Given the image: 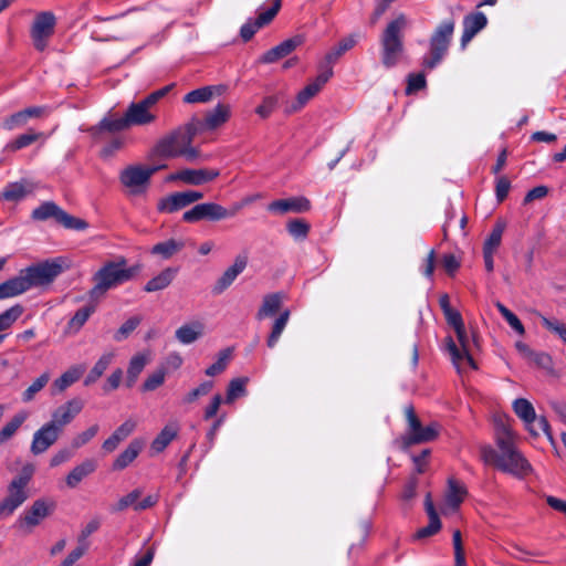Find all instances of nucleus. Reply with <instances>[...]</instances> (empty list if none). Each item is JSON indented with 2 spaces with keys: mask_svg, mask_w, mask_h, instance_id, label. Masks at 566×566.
Returning a JSON list of instances; mask_svg holds the SVG:
<instances>
[{
  "mask_svg": "<svg viewBox=\"0 0 566 566\" xmlns=\"http://www.w3.org/2000/svg\"><path fill=\"white\" fill-rule=\"evenodd\" d=\"M426 86V77L422 73H411L408 75V82H407V94H412L417 91H420Z\"/></svg>",
  "mask_w": 566,
  "mask_h": 566,
  "instance_id": "64",
  "label": "nucleus"
},
{
  "mask_svg": "<svg viewBox=\"0 0 566 566\" xmlns=\"http://www.w3.org/2000/svg\"><path fill=\"white\" fill-rule=\"evenodd\" d=\"M43 133H36L33 130H29L24 134L19 135L17 138L12 139L8 145L7 148L11 151H17L22 148H25L30 146L31 144L35 143L40 138H43Z\"/></svg>",
  "mask_w": 566,
  "mask_h": 566,
  "instance_id": "46",
  "label": "nucleus"
},
{
  "mask_svg": "<svg viewBox=\"0 0 566 566\" xmlns=\"http://www.w3.org/2000/svg\"><path fill=\"white\" fill-rule=\"evenodd\" d=\"M85 367L83 365H76L69 368L57 379L54 380L52 389L54 392H62L71 385L76 382L84 374Z\"/></svg>",
  "mask_w": 566,
  "mask_h": 566,
  "instance_id": "32",
  "label": "nucleus"
},
{
  "mask_svg": "<svg viewBox=\"0 0 566 566\" xmlns=\"http://www.w3.org/2000/svg\"><path fill=\"white\" fill-rule=\"evenodd\" d=\"M424 506H426V512L429 516V524L417 531V533L415 534V537L418 539L429 537V536L438 533L441 528V522H440V518L434 510L430 494H427V496H426Z\"/></svg>",
  "mask_w": 566,
  "mask_h": 566,
  "instance_id": "27",
  "label": "nucleus"
},
{
  "mask_svg": "<svg viewBox=\"0 0 566 566\" xmlns=\"http://www.w3.org/2000/svg\"><path fill=\"white\" fill-rule=\"evenodd\" d=\"M185 247V243L180 240L169 239L164 242H159L151 248V254L160 255L163 259H169Z\"/></svg>",
  "mask_w": 566,
  "mask_h": 566,
  "instance_id": "41",
  "label": "nucleus"
},
{
  "mask_svg": "<svg viewBox=\"0 0 566 566\" xmlns=\"http://www.w3.org/2000/svg\"><path fill=\"white\" fill-rule=\"evenodd\" d=\"M83 407L84 402L80 398H73L57 407L53 411L52 419L49 422L62 433L63 428L75 419Z\"/></svg>",
  "mask_w": 566,
  "mask_h": 566,
  "instance_id": "17",
  "label": "nucleus"
},
{
  "mask_svg": "<svg viewBox=\"0 0 566 566\" xmlns=\"http://www.w3.org/2000/svg\"><path fill=\"white\" fill-rule=\"evenodd\" d=\"M405 415L407 429L405 434L401 437V442L405 448L413 444L431 442L438 438L441 429L439 423L431 422L428 426H422L412 406L406 407Z\"/></svg>",
  "mask_w": 566,
  "mask_h": 566,
  "instance_id": "9",
  "label": "nucleus"
},
{
  "mask_svg": "<svg viewBox=\"0 0 566 566\" xmlns=\"http://www.w3.org/2000/svg\"><path fill=\"white\" fill-rule=\"evenodd\" d=\"M142 449L143 443L138 440H133L128 447L115 459L113 469L123 470L128 467L137 458Z\"/></svg>",
  "mask_w": 566,
  "mask_h": 566,
  "instance_id": "35",
  "label": "nucleus"
},
{
  "mask_svg": "<svg viewBox=\"0 0 566 566\" xmlns=\"http://www.w3.org/2000/svg\"><path fill=\"white\" fill-rule=\"evenodd\" d=\"M541 323L551 333L557 335L566 344V324L556 319L539 315Z\"/></svg>",
  "mask_w": 566,
  "mask_h": 566,
  "instance_id": "48",
  "label": "nucleus"
},
{
  "mask_svg": "<svg viewBox=\"0 0 566 566\" xmlns=\"http://www.w3.org/2000/svg\"><path fill=\"white\" fill-rule=\"evenodd\" d=\"M98 430H99L98 424H93L85 431L78 433L72 440V448L78 449V448L85 446L88 441H91L97 434Z\"/></svg>",
  "mask_w": 566,
  "mask_h": 566,
  "instance_id": "60",
  "label": "nucleus"
},
{
  "mask_svg": "<svg viewBox=\"0 0 566 566\" xmlns=\"http://www.w3.org/2000/svg\"><path fill=\"white\" fill-rule=\"evenodd\" d=\"M55 502L51 499H38L17 520V527L24 533H31L55 510Z\"/></svg>",
  "mask_w": 566,
  "mask_h": 566,
  "instance_id": "11",
  "label": "nucleus"
},
{
  "mask_svg": "<svg viewBox=\"0 0 566 566\" xmlns=\"http://www.w3.org/2000/svg\"><path fill=\"white\" fill-rule=\"evenodd\" d=\"M467 488L458 480L451 478L448 480V490L446 493V505L457 511L467 496Z\"/></svg>",
  "mask_w": 566,
  "mask_h": 566,
  "instance_id": "28",
  "label": "nucleus"
},
{
  "mask_svg": "<svg viewBox=\"0 0 566 566\" xmlns=\"http://www.w3.org/2000/svg\"><path fill=\"white\" fill-rule=\"evenodd\" d=\"M179 424L170 422L166 424L151 442V450L159 453L164 451L168 444L177 437Z\"/></svg>",
  "mask_w": 566,
  "mask_h": 566,
  "instance_id": "31",
  "label": "nucleus"
},
{
  "mask_svg": "<svg viewBox=\"0 0 566 566\" xmlns=\"http://www.w3.org/2000/svg\"><path fill=\"white\" fill-rule=\"evenodd\" d=\"M27 418L28 415L25 412H19L9 422H7L0 430V444H3L11 439Z\"/></svg>",
  "mask_w": 566,
  "mask_h": 566,
  "instance_id": "45",
  "label": "nucleus"
},
{
  "mask_svg": "<svg viewBox=\"0 0 566 566\" xmlns=\"http://www.w3.org/2000/svg\"><path fill=\"white\" fill-rule=\"evenodd\" d=\"M515 415L524 422L526 430L533 436L538 437L539 431L535 427L536 412L533 405L524 398H517L513 401Z\"/></svg>",
  "mask_w": 566,
  "mask_h": 566,
  "instance_id": "23",
  "label": "nucleus"
},
{
  "mask_svg": "<svg viewBox=\"0 0 566 566\" xmlns=\"http://www.w3.org/2000/svg\"><path fill=\"white\" fill-rule=\"evenodd\" d=\"M219 175L217 169H182L171 175L168 180H180L187 185L200 186L214 180Z\"/></svg>",
  "mask_w": 566,
  "mask_h": 566,
  "instance_id": "19",
  "label": "nucleus"
},
{
  "mask_svg": "<svg viewBox=\"0 0 566 566\" xmlns=\"http://www.w3.org/2000/svg\"><path fill=\"white\" fill-rule=\"evenodd\" d=\"M311 209V202L305 197H293L289 199H279L268 206V210L273 213L284 214L292 212H306Z\"/></svg>",
  "mask_w": 566,
  "mask_h": 566,
  "instance_id": "22",
  "label": "nucleus"
},
{
  "mask_svg": "<svg viewBox=\"0 0 566 566\" xmlns=\"http://www.w3.org/2000/svg\"><path fill=\"white\" fill-rule=\"evenodd\" d=\"M495 440L499 451L492 447H482L481 457L486 464L516 476H525L532 472V465L515 446V434L502 419L496 423Z\"/></svg>",
  "mask_w": 566,
  "mask_h": 566,
  "instance_id": "1",
  "label": "nucleus"
},
{
  "mask_svg": "<svg viewBox=\"0 0 566 566\" xmlns=\"http://www.w3.org/2000/svg\"><path fill=\"white\" fill-rule=\"evenodd\" d=\"M305 41V38L303 35H295L293 38H290L287 40H284L276 46L272 48L271 50L266 51L260 59V62L262 63H274L289 54H291L296 48L302 45Z\"/></svg>",
  "mask_w": 566,
  "mask_h": 566,
  "instance_id": "20",
  "label": "nucleus"
},
{
  "mask_svg": "<svg viewBox=\"0 0 566 566\" xmlns=\"http://www.w3.org/2000/svg\"><path fill=\"white\" fill-rule=\"evenodd\" d=\"M49 380V373H44L40 377H38L22 394L23 401L29 402L33 400L34 396L45 387Z\"/></svg>",
  "mask_w": 566,
  "mask_h": 566,
  "instance_id": "49",
  "label": "nucleus"
},
{
  "mask_svg": "<svg viewBox=\"0 0 566 566\" xmlns=\"http://www.w3.org/2000/svg\"><path fill=\"white\" fill-rule=\"evenodd\" d=\"M128 127H130V125L126 119V114H124V116L119 118H104L97 126L92 127L90 132L93 136H97L103 130L120 132Z\"/></svg>",
  "mask_w": 566,
  "mask_h": 566,
  "instance_id": "40",
  "label": "nucleus"
},
{
  "mask_svg": "<svg viewBox=\"0 0 566 566\" xmlns=\"http://www.w3.org/2000/svg\"><path fill=\"white\" fill-rule=\"evenodd\" d=\"M222 93V86H203L187 93L184 96V102L188 104L208 103L213 96L221 95Z\"/></svg>",
  "mask_w": 566,
  "mask_h": 566,
  "instance_id": "33",
  "label": "nucleus"
},
{
  "mask_svg": "<svg viewBox=\"0 0 566 566\" xmlns=\"http://www.w3.org/2000/svg\"><path fill=\"white\" fill-rule=\"evenodd\" d=\"M503 231L504 224L496 223L484 242L483 251L494 253L501 244Z\"/></svg>",
  "mask_w": 566,
  "mask_h": 566,
  "instance_id": "50",
  "label": "nucleus"
},
{
  "mask_svg": "<svg viewBox=\"0 0 566 566\" xmlns=\"http://www.w3.org/2000/svg\"><path fill=\"white\" fill-rule=\"evenodd\" d=\"M55 24V15L50 11H43L35 15L31 27V38L38 51H44L49 39L54 33Z\"/></svg>",
  "mask_w": 566,
  "mask_h": 566,
  "instance_id": "13",
  "label": "nucleus"
},
{
  "mask_svg": "<svg viewBox=\"0 0 566 566\" xmlns=\"http://www.w3.org/2000/svg\"><path fill=\"white\" fill-rule=\"evenodd\" d=\"M114 356L115 355L112 352L104 353L87 374L84 380V385L90 386L96 382L103 376L105 370L109 367L114 359Z\"/></svg>",
  "mask_w": 566,
  "mask_h": 566,
  "instance_id": "38",
  "label": "nucleus"
},
{
  "mask_svg": "<svg viewBox=\"0 0 566 566\" xmlns=\"http://www.w3.org/2000/svg\"><path fill=\"white\" fill-rule=\"evenodd\" d=\"M280 9H281V0H274L272 6L269 9H266L264 11L261 10L259 12L255 21L258 22V24L261 28H263V27L268 25L275 18V15L280 11Z\"/></svg>",
  "mask_w": 566,
  "mask_h": 566,
  "instance_id": "58",
  "label": "nucleus"
},
{
  "mask_svg": "<svg viewBox=\"0 0 566 566\" xmlns=\"http://www.w3.org/2000/svg\"><path fill=\"white\" fill-rule=\"evenodd\" d=\"M188 206L181 192H174L161 198L157 205V209L160 212L172 213Z\"/></svg>",
  "mask_w": 566,
  "mask_h": 566,
  "instance_id": "39",
  "label": "nucleus"
},
{
  "mask_svg": "<svg viewBox=\"0 0 566 566\" xmlns=\"http://www.w3.org/2000/svg\"><path fill=\"white\" fill-rule=\"evenodd\" d=\"M286 228L289 233L297 240H304L310 232V224L302 219L290 221Z\"/></svg>",
  "mask_w": 566,
  "mask_h": 566,
  "instance_id": "53",
  "label": "nucleus"
},
{
  "mask_svg": "<svg viewBox=\"0 0 566 566\" xmlns=\"http://www.w3.org/2000/svg\"><path fill=\"white\" fill-rule=\"evenodd\" d=\"M29 497L27 488L11 481L0 501V520L11 516Z\"/></svg>",
  "mask_w": 566,
  "mask_h": 566,
  "instance_id": "16",
  "label": "nucleus"
},
{
  "mask_svg": "<svg viewBox=\"0 0 566 566\" xmlns=\"http://www.w3.org/2000/svg\"><path fill=\"white\" fill-rule=\"evenodd\" d=\"M61 211L62 208H60L56 203H54L53 201H46L32 211V218L39 221H44L50 218H53L57 222V218Z\"/></svg>",
  "mask_w": 566,
  "mask_h": 566,
  "instance_id": "44",
  "label": "nucleus"
},
{
  "mask_svg": "<svg viewBox=\"0 0 566 566\" xmlns=\"http://www.w3.org/2000/svg\"><path fill=\"white\" fill-rule=\"evenodd\" d=\"M283 305V295L281 293L268 294L263 297L262 304L256 312V319L262 321L279 313Z\"/></svg>",
  "mask_w": 566,
  "mask_h": 566,
  "instance_id": "30",
  "label": "nucleus"
},
{
  "mask_svg": "<svg viewBox=\"0 0 566 566\" xmlns=\"http://www.w3.org/2000/svg\"><path fill=\"white\" fill-rule=\"evenodd\" d=\"M95 304H90L77 310L67 323V332L73 334L77 333L87 322L90 316L95 312Z\"/></svg>",
  "mask_w": 566,
  "mask_h": 566,
  "instance_id": "42",
  "label": "nucleus"
},
{
  "mask_svg": "<svg viewBox=\"0 0 566 566\" xmlns=\"http://www.w3.org/2000/svg\"><path fill=\"white\" fill-rule=\"evenodd\" d=\"M231 212L223 206L216 202L198 203L182 214L185 222L195 223L202 220L220 221L231 218Z\"/></svg>",
  "mask_w": 566,
  "mask_h": 566,
  "instance_id": "14",
  "label": "nucleus"
},
{
  "mask_svg": "<svg viewBox=\"0 0 566 566\" xmlns=\"http://www.w3.org/2000/svg\"><path fill=\"white\" fill-rule=\"evenodd\" d=\"M28 119L22 111H19L3 120V128L6 130H14L27 125Z\"/></svg>",
  "mask_w": 566,
  "mask_h": 566,
  "instance_id": "63",
  "label": "nucleus"
},
{
  "mask_svg": "<svg viewBox=\"0 0 566 566\" xmlns=\"http://www.w3.org/2000/svg\"><path fill=\"white\" fill-rule=\"evenodd\" d=\"M171 85L161 87L145 98L133 102L128 105L125 114L130 126H144L154 123L157 119L155 108L157 103L170 91Z\"/></svg>",
  "mask_w": 566,
  "mask_h": 566,
  "instance_id": "8",
  "label": "nucleus"
},
{
  "mask_svg": "<svg viewBox=\"0 0 566 566\" xmlns=\"http://www.w3.org/2000/svg\"><path fill=\"white\" fill-rule=\"evenodd\" d=\"M408 19L403 13L389 21L380 35L381 63L385 67L396 66L405 53L403 33Z\"/></svg>",
  "mask_w": 566,
  "mask_h": 566,
  "instance_id": "5",
  "label": "nucleus"
},
{
  "mask_svg": "<svg viewBox=\"0 0 566 566\" xmlns=\"http://www.w3.org/2000/svg\"><path fill=\"white\" fill-rule=\"evenodd\" d=\"M148 361H149V355L145 354V353L136 354L130 358L129 365L127 368V381H126L127 387L130 388L134 386L139 374L143 371V369L148 364Z\"/></svg>",
  "mask_w": 566,
  "mask_h": 566,
  "instance_id": "37",
  "label": "nucleus"
},
{
  "mask_svg": "<svg viewBox=\"0 0 566 566\" xmlns=\"http://www.w3.org/2000/svg\"><path fill=\"white\" fill-rule=\"evenodd\" d=\"M139 272L140 265L127 266V261L123 256L105 262L93 275L94 286L88 292L91 300L98 302L107 291L130 281Z\"/></svg>",
  "mask_w": 566,
  "mask_h": 566,
  "instance_id": "3",
  "label": "nucleus"
},
{
  "mask_svg": "<svg viewBox=\"0 0 566 566\" xmlns=\"http://www.w3.org/2000/svg\"><path fill=\"white\" fill-rule=\"evenodd\" d=\"M142 494L143 491L140 489L133 490L130 493L120 497L113 510L116 512L125 511L128 507H133L135 510V505L136 503H138V500L142 497Z\"/></svg>",
  "mask_w": 566,
  "mask_h": 566,
  "instance_id": "54",
  "label": "nucleus"
},
{
  "mask_svg": "<svg viewBox=\"0 0 566 566\" xmlns=\"http://www.w3.org/2000/svg\"><path fill=\"white\" fill-rule=\"evenodd\" d=\"M96 469V463L92 459L83 461L81 464L74 467L67 474L65 482L71 489L76 488L87 475L93 473Z\"/></svg>",
  "mask_w": 566,
  "mask_h": 566,
  "instance_id": "29",
  "label": "nucleus"
},
{
  "mask_svg": "<svg viewBox=\"0 0 566 566\" xmlns=\"http://www.w3.org/2000/svg\"><path fill=\"white\" fill-rule=\"evenodd\" d=\"M356 42L357 41L353 35L342 39L337 45L332 48L326 53L323 61L318 65V71L329 70V72H333V65L345 52L354 48Z\"/></svg>",
  "mask_w": 566,
  "mask_h": 566,
  "instance_id": "24",
  "label": "nucleus"
},
{
  "mask_svg": "<svg viewBox=\"0 0 566 566\" xmlns=\"http://www.w3.org/2000/svg\"><path fill=\"white\" fill-rule=\"evenodd\" d=\"M197 133L190 122L164 136L154 147L153 155L163 159L184 157L187 161H195L199 150L192 147Z\"/></svg>",
  "mask_w": 566,
  "mask_h": 566,
  "instance_id": "4",
  "label": "nucleus"
},
{
  "mask_svg": "<svg viewBox=\"0 0 566 566\" xmlns=\"http://www.w3.org/2000/svg\"><path fill=\"white\" fill-rule=\"evenodd\" d=\"M62 272L57 261H45L19 272V274L0 284V300L20 295L32 287L48 285Z\"/></svg>",
  "mask_w": 566,
  "mask_h": 566,
  "instance_id": "2",
  "label": "nucleus"
},
{
  "mask_svg": "<svg viewBox=\"0 0 566 566\" xmlns=\"http://www.w3.org/2000/svg\"><path fill=\"white\" fill-rule=\"evenodd\" d=\"M457 340L459 345L452 339V337H448L446 339L447 350L451 357V360L458 371H462L465 365H469L471 368L475 369V361L470 353L471 350V340L467 333L465 326L454 329Z\"/></svg>",
  "mask_w": 566,
  "mask_h": 566,
  "instance_id": "10",
  "label": "nucleus"
},
{
  "mask_svg": "<svg viewBox=\"0 0 566 566\" xmlns=\"http://www.w3.org/2000/svg\"><path fill=\"white\" fill-rule=\"evenodd\" d=\"M247 266V260L244 258H237L231 266H229L223 274L216 282L212 292L214 294H221L226 291L238 277L240 273Z\"/></svg>",
  "mask_w": 566,
  "mask_h": 566,
  "instance_id": "25",
  "label": "nucleus"
},
{
  "mask_svg": "<svg viewBox=\"0 0 566 566\" xmlns=\"http://www.w3.org/2000/svg\"><path fill=\"white\" fill-rule=\"evenodd\" d=\"M332 76L333 72H329V70L318 71L315 80L298 92L295 101L286 104L285 113L293 114L301 111L322 90Z\"/></svg>",
  "mask_w": 566,
  "mask_h": 566,
  "instance_id": "15",
  "label": "nucleus"
},
{
  "mask_svg": "<svg viewBox=\"0 0 566 566\" xmlns=\"http://www.w3.org/2000/svg\"><path fill=\"white\" fill-rule=\"evenodd\" d=\"M176 274H177L176 269L166 268L158 275H156L151 280H149L146 283V285L144 286V290L149 293L161 291L171 284Z\"/></svg>",
  "mask_w": 566,
  "mask_h": 566,
  "instance_id": "34",
  "label": "nucleus"
},
{
  "mask_svg": "<svg viewBox=\"0 0 566 566\" xmlns=\"http://www.w3.org/2000/svg\"><path fill=\"white\" fill-rule=\"evenodd\" d=\"M166 371L160 368L151 373L143 384L144 391H153L156 390L165 382Z\"/></svg>",
  "mask_w": 566,
  "mask_h": 566,
  "instance_id": "57",
  "label": "nucleus"
},
{
  "mask_svg": "<svg viewBox=\"0 0 566 566\" xmlns=\"http://www.w3.org/2000/svg\"><path fill=\"white\" fill-rule=\"evenodd\" d=\"M231 114L232 109L229 104L219 103L214 108L207 111L202 118L192 117L189 122L198 135L219 129L229 122Z\"/></svg>",
  "mask_w": 566,
  "mask_h": 566,
  "instance_id": "12",
  "label": "nucleus"
},
{
  "mask_svg": "<svg viewBox=\"0 0 566 566\" xmlns=\"http://www.w3.org/2000/svg\"><path fill=\"white\" fill-rule=\"evenodd\" d=\"M452 542H453V548H454L455 566H465L467 562H465L464 549H463V545H462V536H461V532L459 530L453 532Z\"/></svg>",
  "mask_w": 566,
  "mask_h": 566,
  "instance_id": "59",
  "label": "nucleus"
},
{
  "mask_svg": "<svg viewBox=\"0 0 566 566\" xmlns=\"http://www.w3.org/2000/svg\"><path fill=\"white\" fill-rule=\"evenodd\" d=\"M245 392V379L237 378L230 381L227 390V402H232Z\"/></svg>",
  "mask_w": 566,
  "mask_h": 566,
  "instance_id": "61",
  "label": "nucleus"
},
{
  "mask_svg": "<svg viewBox=\"0 0 566 566\" xmlns=\"http://www.w3.org/2000/svg\"><path fill=\"white\" fill-rule=\"evenodd\" d=\"M454 29V19H447L434 29L429 40V53L422 57V66L424 70H433L444 59L452 40Z\"/></svg>",
  "mask_w": 566,
  "mask_h": 566,
  "instance_id": "6",
  "label": "nucleus"
},
{
  "mask_svg": "<svg viewBox=\"0 0 566 566\" xmlns=\"http://www.w3.org/2000/svg\"><path fill=\"white\" fill-rule=\"evenodd\" d=\"M30 191L23 182H12L3 189L2 198L7 201H19Z\"/></svg>",
  "mask_w": 566,
  "mask_h": 566,
  "instance_id": "47",
  "label": "nucleus"
},
{
  "mask_svg": "<svg viewBox=\"0 0 566 566\" xmlns=\"http://www.w3.org/2000/svg\"><path fill=\"white\" fill-rule=\"evenodd\" d=\"M203 334V325L200 322L185 324L176 331V338L185 345L196 342Z\"/></svg>",
  "mask_w": 566,
  "mask_h": 566,
  "instance_id": "36",
  "label": "nucleus"
},
{
  "mask_svg": "<svg viewBox=\"0 0 566 566\" xmlns=\"http://www.w3.org/2000/svg\"><path fill=\"white\" fill-rule=\"evenodd\" d=\"M289 319H290V311L289 310L282 311L280 313L279 317L274 321V323L272 325V331L266 339L268 347L273 348L277 344L284 328L287 325Z\"/></svg>",
  "mask_w": 566,
  "mask_h": 566,
  "instance_id": "43",
  "label": "nucleus"
},
{
  "mask_svg": "<svg viewBox=\"0 0 566 566\" xmlns=\"http://www.w3.org/2000/svg\"><path fill=\"white\" fill-rule=\"evenodd\" d=\"M142 318L139 316L128 318L114 334V339L116 342L126 339L137 328Z\"/></svg>",
  "mask_w": 566,
  "mask_h": 566,
  "instance_id": "55",
  "label": "nucleus"
},
{
  "mask_svg": "<svg viewBox=\"0 0 566 566\" xmlns=\"http://www.w3.org/2000/svg\"><path fill=\"white\" fill-rule=\"evenodd\" d=\"M166 167L165 164L149 166L130 165L120 171L119 181L128 196H142L147 192L151 176Z\"/></svg>",
  "mask_w": 566,
  "mask_h": 566,
  "instance_id": "7",
  "label": "nucleus"
},
{
  "mask_svg": "<svg viewBox=\"0 0 566 566\" xmlns=\"http://www.w3.org/2000/svg\"><path fill=\"white\" fill-rule=\"evenodd\" d=\"M230 356L229 348L221 350L218 360L206 369V375L212 377L221 374L226 369Z\"/></svg>",
  "mask_w": 566,
  "mask_h": 566,
  "instance_id": "56",
  "label": "nucleus"
},
{
  "mask_svg": "<svg viewBox=\"0 0 566 566\" xmlns=\"http://www.w3.org/2000/svg\"><path fill=\"white\" fill-rule=\"evenodd\" d=\"M281 99V95H270L265 96L262 101V103L255 108V113L261 118H268L272 112L276 108L279 102Z\"/></svg>",
  "mask_w": 566,
  "mask_h": 566,
  "instance_id": "52",
  "label": "nucleus"
},
{
  "mask_svg": "<svg viewBox=\"0 0 566 566\" xmlns=\"http://www.w3.org/2000/svg\"><path fill=\"white\" fill-rule=\"evenodd\" d=\"M212 387H213V382L212 381H205V382H202L201 385H199L197 388H195L191 391H189L184 397V402L185 403H192V402H195L199 397L208 395L211 391Z\"/></svg>",
  "mask_w": 566,
  "mask_h": 566,
  "instance_id": "62",
  "label": "nucleus"
},
{
  "mask_svg": "<svg viewBox=\"0 0 566 566\" xmlns=\"http://www.w3.org/2000/svg\"><path fill=\"white\" fill-rule=\"evenodd\" d=\"M57 223L71 230H85L88 227L85 220L73 217L63 209L57 218Z\"/></svg>",
  "mask_w": 566,
  "mask_h": 566,
  "instance_id": "51",
  "label": "nucleus"
},
{
  "mask_svg": "<svg viewBox=\"0 0 566 566\" xmlns=\"http://www.w3.org/2000/svg\"><path fill=\"white\" fill-rule=\"evenodd\" d=\"M136 426H137V422L135 420L127 419L113 432V434L109 438H107L103 442V444H102L103 450L108 453L113 452L122 441H124L126 438H128L133 433Z\"/></svg>",
  "mask_w": 566,
  "mask_h": 566,
  "instance_id": "26",
  "label": "nucleus"
},
{
  "mask_svg": "<svg viewBox=\"0 0 566 566\" xmlns=\"http://www.w3.org/2000/svg\"><path fill=\"white\" fill-rule=\"evenodd\" d=\"M488 24V18L483 12H474L463 18V33L461 49L464 50L471 40Z\"/></svg>",
  "mask_w": 566,
  "mask_h": 566,
  "instance_id": "21",
  "label": "nucleus"
},
{
  "mask_svg": "<svg viewBox=\"0 0 566 566\" xmlns=\"http://www.w3.org/2000/svg\"><path fill=\"white\" fill-rule=\"evenodd\" d=\"M61 432L50 422L44 423L33 434L30 451L34 455L44 453L52 447L60 438Z\"/></svg>",
  "mask_w": 566,
  "mask_h": 566,
  "instance_id": "18",
  "label": "nucleus"
}]
</instances>
